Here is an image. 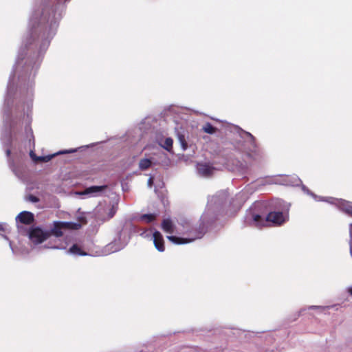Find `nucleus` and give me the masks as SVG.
Listing matches in <instances>:
<instances>
[{
	"instance_id": "1",
	"label": "nucleus",
	"mask_w": 352,
	"mask_h": 352,
	"mask_svg": "<svg viewBox=\"0 0 352 352\" xmlns=\"http://www.w3.org/2000/svg\"><path fill=\"white\" fill-rule=\"evenodd\" d=\"M28 34L21 41L15 62L12 67L4 98L3 129L1 141L7 147L6 154L10 157L14 135L26 134L28 151H20L19 158L25 157V153L34 165H43L44 155L38 156L32 148L33 132L30 126L34 94V78L43 61L44 46V20H29ZM27 142H25V144Z\"/></svg>"
},
{
	"instance_id": "2",
	"label": "nucleus",
	"mask_w": 352,
	"mask_h": 352,
	"mask_svg": "<svg viewBox=\"0 0 352 352\" xmlns=\"http://www.w3.org/2000/svg\"><path fill=\"white\" fill-rule=\"evenodd\" d=\"M34 220V214L27 210L19 212L15 217L18 233L23 236H27L32 248H36L44 241V228L39 226L32 225Z\"/></svg>"
},
{
	"instance_id": "3",
	"label": "nucleus",
	"mask_w": 352,
	"mask_h": 352,
	"mask_svg": "<svg viewBox=\"0 0 352 352\" xmlns=\"http://www.w3.org/2000/svg\"><path fill=\"white\" fill-rule=\"evenodd\" d=\"M69 0H47L45 3V32L49 28L47 38L52 37L57 30L65 3Z\"/></svg>"
},
{
	"instance_id": "4",
	"label": "nucleus",
	"mask_w": 352,
	"mask_h": 352,
	"mask_svg": "<svg viewBox=\"0 0 352 352\" xmlns=\"http://www.w3.org/2000/svg\"><path fill=\"white\" fill-rule=\"evenodd\" d=\"M253 220L258 226H266L270 223L275 226H280L285 221L282 212H270L265 217H263L261 214H253Z\"/></svg>"
},
{
	"instance_id": "5",
	"label": "nucleus",
	"mask_w": 352,
	"mask_h": 352,
	"mask_svg": "<svg viewBox=\"0 0 352 352\" xmlns=\"http://www.w3.org/2000/svg\"><path fill=\"white\" fill-rule=\"evenodd\" d=\"M81 228L80 223L67 222V221H55L53 224L50 232L45 231V240L50 234L55 236H62L64 233L68 230H77Z\"/></svg>"
},
{
	"instance_id": "6",
	"label": "nucleus",
	"mask_w": 352,
	"mask_h": 352,
	"mask_svg": "<svg viewBox=\"0 0 352 352\" xmlns=\"http://www.w3.org/2000/svg\"><path fill=\"white\" fill-rule=\"evenodd\" d=\"M153 243L155 248L159 252H164L165 250L164 240L163 236L159 231H155L153 234Z\"/></svg>"
},
{
	"instance_id": "7",
	"label": "nucleus",
	"mask_w": 352,
	"mask_h": 352,
	"mask_svg": "<svg viewBox=\"0 0 352 352\" xmlns=\"http://www.w3.org/2000/svg\"><path fill=\"white\" fill-rule=\"evenodd\" d=\"M215 168L208 164H199L197 170L200 175L204 177H210L213 174Z\"/></svg>"
},
{
	"instance_id": "8",
	"label": "nucleus",
	"mask_w": 352,
	"mask_h": 352,
	"mask_svg": "<svg viewBox=\"0 0 352 352\" xmlns=\"http://www.w3.org/2000/svg\"><path fill=\"white\" fill-rule=\"evenodd\" d=\"M10 232V227L6 223H0V235L9 243V246L13 254H15L14 249L12 246V241L7 236L6 234Z\"/></svg>"
},
{
	"instance_id": "9",
	"label": "nucleus",
	"mask_w": 352,
	"mask_h": 352,
	"mask_svg": "<svg viewBox=\"0 0 352 352\" xmlns=\"http://www.w3.org/2000/svg\"><path fill=\"white\" fill-rule=\"evenodd\" d=\"M244 133L250 139L249 142L252 146V148H250V151L254 153L255 154L260 155L261 150L257 145L255 137L253 135H252L250 133L247 132V131H245Z\"/></svg>"
},
{
	"instance_id": "10",
	"label": "nucleus",
	"mask_w": 352,
	"mask_h": 352,
	"mask_svg": "<svg viewBox=\"0 0 352 352\" xmlns=\"http://www.w3.org/2000/svg\"><path fill=\"white\" fill-rule=\"evenodd\" d=\"M162 230L167 233L172 234L174 232V225L170 219H165L162 223Z\"/></svg>"
},
{
	"instance_id": "11",
	"label": "nucleus",
	"mask_w": 352,
	"mask_h": 352,
	"mask_svg": "<svg viewBox=\"0 0 352 352\" xmlns=\"http://www.w3.org/2000/svg\"><path fill=\"white\" fill-rule=\"evenodd\" d=\"M8 164L10 169L12 170L14 175L20 179H23L24 174L19 170L15 164L14 160H13L11 157L10 159L8 160Z\"/></svg>"
},
{
	"instance_id": "12",
	"label": "nucleus",
	"mask_w": 352,
	"mask_h": 352,
	"mask_svg": "<svg viewBox=\"0 0 352 352\" xmlns=\"http://www.w3.org/2000/svg\"><path fill=\"white\" fill-rule=\"evenodd\" d=\"M167 239L172 243H173L175 244H178V245L184 244V243H187L192 241L191 239L178 237V236H168Z\"/></svg>"
},
{
	"instance_id": "13",
	"label": "nucleus",
	"mask_w": 352,
	"mask_h": 352,
	"mask_svg": "<svg viewBox=\"0 0 352 352\" xmlns=\"http://www.w3.org/2000/svg\"><path fill=\"white\" fill-rule=\"evenodd\" d=\"M107 188V186H93L85 190V194L101 192Z\"/></svg>"
},
{
	"instance_id": "14",
	"label": "nucleus",
	"mask_w": 352,
	"mask_h": 352,
	"mask_svg": "<svg viewBox=\"0 0 352 352\" xmlns=\"http://www.w3.org/2000/svg\"><path fill=\"white\" fill-rule=\"evenodd\" d=\"M151 165L152 161L147 158L142 159L139 162V168L142 170H147L151 166Z\"/></svg>"
},
{
	"instance_id": "15",
	"label": "nucleus",
	"mask_w": 352,
	"mask_h": 352,
	"mask_svg": "<svg viewBox=\"0 0 352 352\" xmlns=\"http://www.w3.org/2000/svg\"><path fill=\"white\" fill-rule=\"evenodd\" d=\"M76 151H77L76 148L69 149V150H64V151H58L53 155H45V162H47L48 161L51 160L56 155H60V154L72 153L76 152Z\"/></svg>"
},
{
	"instance_id": "16",
	"label": "nucleus",
	"mask_w": 352,
	"mask_h": 352,
	"mask_svg": "<svg viewBox=\"0 0 352 352\" xmlns=\"http://www.w3.org/2000/svg\"><path fill=\"white\" fill-rule=\"evenodd\" d=\"M203 131L208 134H214L217 132V128L212 126L210 123L207 122L204 126H203Z\"/></svg>"
},
{
	"instance_id": "17",
	"label": "nucleus",
	"mask_w": 352,
	"mask_h": 352,
	"mask_svg": "<svg viewBox=\"0 0 352 352\" xmlns=\"http://www.w3.org/2000/svg\"><path fill=\"white\" fill-rule=\"evenodd\" d=\"M157 214H144L140 217V219L146 223H151L156 219Z\"/></svg>"
},
{
	"instance_id": "18",
	"label": "nucleus",
	"mask_w": 352,
	"mask_h": 352,
	"mask_svg": "<svg viewBox=\"0 0 352 352\" xmlns=\"http://www.w3.org/2000/svg\"><path fill=\"white\" fill-rule=\"evenodd\" d=\"M342 210L352 217V202L345 201L342 204Z\"/></svg>"
},
{
	"instance_id": "19",
	"label": "nucleus",
	"mask_w": 352,
	"mask_h": 352,
	"mask_svg": "<svg viewBox=\"0 0 352 352\" xmlns=\"http://www.w3.org/2000/svg\"><path fill=\"white\" fill-rule=\"evenodd\" d=\"M69 252L73 253V254H79V255H86L87 254L85 252H84L80 248L76 245V244H74L70 248H69Z\"/></svg>"
},
{
	"instance_id": "20",
	"label": "nucleus",
	"mask_w": 352,
	"mask_h": 352,
	"mask_svg": "<svg viewBox=\"0 0 352 352\" xmlns=\"http://www.w3.org/2000/svg\"><path fill=\"white\" fill-rule=\"evenodd\" d=\"M173 140L170 138H167L164 140V145L162 146L168 151H170L173 148Z\"/></svg>"
},
{
	"instance_id": "21",
	"label": "nucleus",
	"mask_w": 352,
	"mask_h": 352,
	"mask_svg": "<svg viewBox=\"0 0 352 352\" xmlns=\"http://www.w3.org/2000/svg\"><path fill=\"white\" fill-rule=\"evenodd\" d=\"M25 200L32 203H36L39 201V198L34 195H29L25 197Z\"/></svg>"
},
{
	"instance_id": "22",
	"label": "nucleus",
	"mask_w": 352,
	"mask_h": 352,
	"mask_svg": "<svg viewBox=\"0 0 352 352\" xmlns=\"http://www.w3.org/2000/svg\"><path fill=\"white\" fill-rule=\"evenodd\" d=\"M178 138H179V142H181V144H182V146L183 148H184V150H185V149H186V148H187V146H187V142H186V140H185V137H184V135H181V134H179V135H178Z\"/></svg>"
},
{
	"instance_id": "23",
	"label": "nucleus",
	"mask_w": 352,
	"mask_h": 352,
	"mask_svg": "<svg viewBox=\"0 0 352 352\" xmlns=\"http://www.w3.org/2000/svg\"><path fill=\"white\" fill-rule=\"evenodd\" d=\"M116 210L113 207H112L110 210H109V214H108V219L112 218L115 214H116Z\"/></svg>"
},
{
	"instance_id": "24",
	"label": "nucleus",
	"mask_w": 352,
	"mask_h": 352,
	"mask_svg": "<svg viewBox=\"0 0 352 352\" xmlns=\"http://www.w3.org/2000/svg\"><path fill=\"white\" fill-rule=\"evenodd\" d=\"M350 236H351V241H350V254L352 256V225L350 228Z\"/></svg>"
},
{
	"instance_id": "25",
	"label": "nucleus",
	"mask_w": 352,
	"mask_h": 352,
	"mask_svg": "<svg viewBox=\"0 0 352 352\" xmlns=\"http://www.w3.org/2000/svg\"><path fill=\"white\" fill-rule=\"evenodd\" d=\"M34 186L30 187L32 189H34V188H37V189H40V192L39 193L42 194L43 192V184H41V186H36V184H33Z\"/></svg>"
},
{
	"instance_id": "26",
	"label": "nucleus",
	"mask_w": 352,
	"mask_h": 352,
	"mask_svg": "<svg viewBox=\"0 0 352 352\" xmlns=\"http://www.w3.org/2000/svg\"><path fill=\"white\" fill-rule=\"evenodd\" d=\"M348 292L350 294L351 296H352V287L348 289Z\"/></svg>"
},
{
	"instance_id": "27",
	"label": "nucleus",
	"mask_w": 352,
	"mask_h": 352,
	"mask_svg": "<svg viewBox=\"0 0 352 352\" xmlns=\"http://www.w3.org/2000/svg\"><path fill=\"white\" fill-rule=\"evenodd\" d=\"M152 182H153V179H152V178H150V179H148V183H149V184H152Z\"/></svg>"
}]
</instances>
